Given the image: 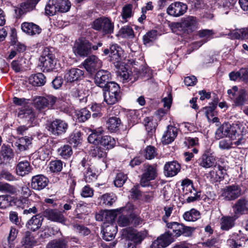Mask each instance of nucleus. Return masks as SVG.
<instances>
[{
	"label": "nucleus",
	"instance_id": "1",
	"mask_svg": "<svg viewBox=\"0 0 248 248\" xmlns=\"http://www.w3.org/2000/svg\"><path fill=\"white\" fill-rule=\"evenodd\" d=\"M104 91V101L108 105H113L120 100V87L115 82L108 83Z\"/></svg>",
	"mask_w": 248,
	"mask_h": 248
},
{
	"label": "nucleus",
	"instance_id": "2",
	"mask_svg": "<svg viewBox=\"0 0 248 248\" xmlns=\"http://www.w3.org/2000/svg\"><path fill=\"white\" fill-rule=\"evenodd\" d=\"M243 194L241 186L236 184L225 186L220 190V196L225 201H235Z\"/></svg>",
	"mask_w": 248,
	"mask_h": 248
},
{
	"label": "nucleus",
	"instance_id": "3",
	"mask_svg": "<svg viewBox=\"0 0 248 248\" xmlns=\"http://www.w3.org/2000/svg\"><path fill=\"white\" fill-rule=\"evenodd\" d=\"M93 29L101 31L104 34H111L114 30V24L111 20L106 17L95 19L92 23Z\"/></svg>",
	"mask_w": 248,
	"mask_h": 248
},
{
	"label": "nucleus",
	"instance_id": "4",
	"mask_svg": "<svg viewBox=\"0 0 248 248\" xmlns=\"http://www.w3.org/2000/svg\"><path fill=\"white\" fill-rule=\"evenodd\" d=\"M73 51L77 56L85 57L91 53L92 44L84 38H79L76 40Z\"/></svg>",
	"mask_w": 248,
	"mask_h": 248
},
{
	"label": "nucleus",
	"instance_id": "5",
	"mask_svg": "<svg viewBox=\"0 0 248 248\" xmlns=\"http://www.w3.org/2000/svg\"><path fill=\"white\" fill-rule=\"evenodd\" d=\"M40 66L42 67L43 71L48 72L53 70L56 63V59L54 55L49 53L48 51L45 50L40 58Z\"/></svg>",
	"mask_w": 248,
	"mask_h": 248
},
{
	"label": "nucleus",
	"instance_id": "6",
	"mask_svg": "<svg viewBox=\"0 0 248 248\" xmlns=\"http://www.w3.org/2000/svg\"><path fill=\"white\" fill-rule=\"evenodd\" d=\"M157 176V170L156 166L145 165L143 173L142 174L140 185L145 187L149 185L151 180H154Z\"/></svg>",
	"mask_w": 248,
	"mask_h": 248
},
{
	"label": "nucleus",
	"instance_id": "7",
	"mask_svg": "<svg viewBox=\"0 0 248 248\" xmlns=\"http://www.w3.org/2000/svg\"><path fill=\"white\" fill-rule=\"evenodd\" d=\"M57 98L52 95L46 97L38 96L34 100L35 107L38 109L52 108L57 101Z\"/></svg>",
	"mask_w": 248,
	"mask_h": 248
},
{
	"label": "nucleus",
	"instance_id": "8",
	"mask_svg": "<svg viewBox=\"0 0 248 248\" xmlns=\"http://www.w3.org/2000/svg\"><path fill=\"white\" fill-rule=\"evenodd\" d=\"M83 65L89 73H93L102 67V62L97 56L92 55L84 61Z\"/></svg>",
	"mask_w": 248,
	"mask_h": 248
},
{
	"label": "nucleus",
	"instance_id": "9",
	"mask_svg": "<svg viewBox=\"0 0 248 248\" xmlns=\"http://www.w3.org/2000/svg\"><path fill=\"white\" fill-rule=\"evenodd\" d=\"M68 125L65 121L56 119L50 124L48 130L55 136H60L66 132Z\"/></svg>",
	"mask_w": 248,
	"mask_h": 248
},
{
	"label": "nucleus",
	"instance_id": "10",
	"mask_svg": "<svg viewBox=\"0 0 248 248\" xmlns=\"http://www.w3.org/2000/svg\"><path fill=\"white\" fill-rule=\"evenodd\" d=\"M187 9V5L181 2L177 1L170 4L167 9L168 15L174 17L183 15Z\"/></svg>",
	"mask_w": 248,
	"mask_h": 248
},
{
	"label": "nucleus",
	"instance_id": "11",
	"mask_svg": "<svg viewBox=\"0 0 248 248\" xmlns=\"http://www.w3.org/2000/svg\"><path fill=\"white\" fill-rule=\"evenodd\" d=\"M228 135L229 137L232 140H235L233 144L236 145H239L245 142V140L240 134V130L238 125H231L228 124Z\"/></svg>",
	"mask_w": 248,
	"mask_h": 248
},
{
	"label": "nucleus",
	"instance_id": "12",
	"mask_svg": "<svg viewBox=\"0 0 248 248\" xmlns=\"http://www.w3.org/2000/svg\"><path fill=\"white\" fill-rule=\"evenodd\" d=\"M48 179L42 174L36 175L31 178V187L36 190L43 189L48 184Z\"/></svg>",
	"mask_w": 248,
	"mask_h": 248
},
{
	"label": "nucleus",
	"instance_id": "13",
	"mask_svg": "<svg viewBox=\"0 0 248 248\" xmlns=\"http://www.w3.org/2000/svg\"><path fill=\"white\" fill-rule=\"evenodd\" d=\"M225 174H226V170L222 166L218 165L215 167L207 174V177L211 182H216L223 179Z\"/></svg>",
	"mask_w": 248,
	"mask_h": 248
},
{
	"label": "nucleus",
	"instance_id": "14",
	"mask_svg": "<svg viewBox=\"0 0 248 248\" xmlns=\"http://www.w3.org/2000/svg\"><path fill=\"white\" fill-rule=\"evenodd\" d=\"M110 77V74L106 70H100L97 72L94 78L95 83L100 87L105 88L106 85L109 83L108 80Z\"/></svg>",
	"mask_w": 248,
	"mask_h": 248
},
{
	"label": "nucleus",
	"instance_id": "15",
	"mask_svg": "<svg viewBox=\"0 0 248 248\" xmlns=\"http://www.w3.org/2000/svg\"><path fill=\"white\" fill-rule=\"evenodd\" d=\"M178 134V129L172 125H169L167 130L164 132L162 142L163 144H169L173 141Z\"/></svg>",
	"mask_w": 248,
	"mask_h": 248
},
{
	"label": "nucleus",
	"instance_id": "16",
	"mask_svg": "<svg viewBox=\"0 0 248 248\" xmlns=\"http://www.w3.org/2000/svg\"><path fill=\"white\" fill-rule=\"evenodd\" d=\"M197 24V19L193 16L183 17L180 22L181 27L185 29L187 32L193 31L195 29Z\"/></svg>",
	"mask_w": 248,
	"mask_h": 248
},
{
	"label": "nucleus",
	"instance_id": "17",
	"mask_svg": "<svg viewBox=\"0 0 248 248\" xmlns=\"http://www.w3.org/2000/svg\"><path fill=\"white\" fill-rule=\"evenodd\" d=\"M45 216L49 220L58 222L64 224L66 219L62 212L57 209L46 210L45 212Z\"/></svg>",
	"mask_w": 248,
	"mask_h": 248
},
{
	"label": "nucleus",
	"instance_id": "18",
	"mask_svg": "<svg viewBox=\"0 0 248 248\" xmlns=\"http://www.w3.org/2000/svg\"><path fill=\"white\" fill-rule=\"evenodd\" d=\"M173 241V239L169 233H165L155 240L153 246L155 248H164Z\"/></svg>",
	"mask_w": 248,
	"mask_h": 248
},
{
	"label": "nucleus",
	"instance_id": "19",
	"mask_svg": "<svg viewBox=\"0 0 248 248\" xmlns=\"http://www.w3.org/2000/svg\"><path fill=\"white\" fill-rule=\"evenodd\" d=\"M164 170L166 176L173 177L180 171L181 166L176 161L169 162L165 165Z\"/></svg>",
	"mask_w": 248,
	"mask_h": 248
},
{
	"label": "nucleus",
	"instance_id": "20",
	"mask_svg": "<svg viewBox=\"0 0 248 248\" xmlns=\"http://www.w3.org/2000/svg\"><path fill=\"white\" fill-rule=\"evenodd\" d=\"M103 238L106 241H111L117 233V226L113 224L102 225Z\"/></svg>",
	"mask_w": 248,
	"mask_h": 248
},
{
	"label": "nucleus",
	"instance_id": "21",
	"mask_svg": "<svg viewBox=\"0 0 248 248\" xmlns=\"http://www.w3.org/2000/svg\"><path fill=\"white\" fill-rule=\"evenodd\" d=\"M32 140V138L29 137H22L17 139L13 146L19 152L25 151L29 149V146L31 144Z\"/></svg>",
	"mask_w": 248,
	"mask_h": 248
},
{
	"label": "nucleus",
	"instance_id": "22",
	"mask_svg": "<svg viewBox=\"0 0 248 248\" xmlns=\"http://www.w3.org/2000/svg\"><path fill=\"white\" fill-rule=\"evenodd\" d=\"M96 220L103 221V225H107L109 224H112V222L114 219V215L109 211H101L95 215Z\"/></svg>",
	"mask_w": 248,
	"mask_h": 248
},
{
	"label": "nucleus",
	"instance_id": "23",
	"mask_svg": "<svg viewBox=\"0 0 248 248\" xmlns=\"http://www.w3.org/2000/svg\"><path fill=\"white\" fill-rule=\"evenodd\" d=\"M21 29L30 35L39 34L41 29L39 26L32 22H24L21 24Z\"/></svg>",
	"mask_w": 248,
	"mask_h": 248
},
{
	"label": "nucleus",
	"instance_id": "24",
	"mask_svg": "<svg viewBox=\"0 0 248 248\" xmlns=\"http://www.w3.org/2000/svg\"><path fill=\"white\" fill-rule=\"evenodd\" d=\"M235 214L242 213L248 210V200L245 197L238 200L232 206Z\"/></svg>",
	"mask_w": 248,
	"mask_h": 248
},
{
	"label": "nucleus",
	"instance_id": "25",
	"mask_svg": "<svg viewBox=\"0 0 248 248\" xmlns=\"http://www.w3.org/2000/svg\"><path fill=\"white\" fill-rule=\"evenodd\" d=\"M244 239L239 236L238 234H232L227 241L230 248H243Z\"/></svg>",
	"mask_w": 248,
	"mask_h": 248
},
{
	"label": "nucleus",
	"instance_id": "26",
	"mask_svg": "<svg viewBox=\"0 0 248 248\" xmlns=\"http://www.w3.org/2000/svg\"><path fill=\"white\" fill-rule=\"evenodd\" d=\"M32 167L30 163L27 161H21L16 166V173L21 176L28 174L31 171Z\"/></svg>",
	"mask_w": 248,
	"mask_h": 248
},
{
	"label": "nucleus",
	"instance_id": "27",
	"mask_svg": "<svg viewBox=\"0 0 248 248\" xmlns=\"http://www.w3.org/2000/svg\"><path fill=\"white\" fill-rule=\"evenodd\" d=\"M12 69L16 72H20L25 71L29 67L28 61L25 59L20 58L15 60L11 63Z\"/></svg>",
	"mask_w": 248,
	"mask_h": 248
},
{
	"label": "nucleus",
	"instance_id": "28",
	"mask_svg": "<svg viewBox=\"0 0 248 248\" xmlns=\"http://www.w3.org/2000/svg\"><path fill=\"white\" fill-rule=\"evenodd\" d=\"M83 75L82 70L78 68H72L69 70L65 75L64 78L69 82L78 80Z\"/></svg>",
	"mask_w": 248,
	"mask_h": 248
},
{
	"label": "nucleus",
	"instance_id": "29",
	"mask_svg": "<svg viewBox=\"0 0 248 248\" xmlns=\"http://www.w3.org/2000/svg\"><path fill=\"white\" fill-rule=\"evenodd\" d=\"M123 54L122 49L117 44H113L110 46V60L114 62H118Z\"/></svg>",
	"mask_w": 248,
	"mask_h": 248
},
{
	"label": "nucleus",
	"instance_id": "30",
	"mask_svg": "<svg viewBox=\"0 0 248 248\" xmlns=\"http://www.w3.org/2000/svg\"><path fill=\"white\" fill-rule=\"evenodd\" d=\"M146 233L143 232H138L135 230H132L128 232V236L129 239L134 242L135 244L141 243L145 238Z\"/></svg>",
	"mask_w": 248,
	"mask_h": 248
},
{
	"label": "nucleus",
	"instance_id": "31",
	"mask_svg": "<svg viewBox=\"0 0 248 248\" xmlns=\"http://www.w3.org/2000/svg\"><path fill=\"white\" fill-rule=\"evenodd\" d=\"M43 218L39 215H35L32 217L27 223V227L28 229L33 231L38 230L41 226Z\"/></svg>",
	"mask_w": 248,
	"mask_h": 248
},
{
	"label": "nucleus",
	"instance_id": "32",
	"mask_svg": "<svg viewBox=\"0 0 248 248\" xmlns=\"http://www.w3.org/2000/svg\"><path fill=\"white\" fill-rule=\"evenodd\" d=\"M228 35L232 39H245L248 38V27L231 31Z\"/></svg>",
	"mask_w": 248,
	"mask_h": 248
},
{
	"label": "nucleus",
	"instance_id": "33",
	"mask_svg": "<svg viewBox=\"0 0 248 248\" xmlns=\"http://www.w3.org/2000/svg\"><path fill=\"white\" fill-rule=\"evenodd\" d=\"M29 82L34 86H43L46 83V78L41 73L31 75L29 78Z\"/></svg>",
	"mask_w": 248,
	"mask_h": 248
},
{
	"label": "nucleus",
	"instance_id": "34",
	"mask_svg": "<svg viewBox=\"0 0 248 248\" xmlns=\"http://www.w3.org/2000/svg\"><path fill=\"white\" fill-rule=\"evenodd\" d=\"M215 161L214 156L204 153L200 159L199 165L203 168H209L214 165Z\"/></svg>",
	"mask_w": 248,
	"mask_h": 248
},
{
	"label": "nucleus",
	"instance_id": "35",
	"mask_svg": "<svg viewBox=\"0 0 248 248\" xmlns=\"http://www.w3.org/2000/svg\"><path fill=\"white\" fill-rule=\"evenodd\" d=\"M121 124V120L119 118L116 117L109 118L107 122L108 129L111 132H114L119 130Z\"/></svg>",
	"mask_w": 248,
	"mask_h": 248
},
{
	"label": "nucleus",
	"instance_id": "36",
	"mask_svg": "<svg viewBox=\"0 0 248 248\" xmlns=\"http://www.w3.org/2000/svg\"><path fill=\"white\" fill-rule=\"evenodd\" d=\"M59 12L58 9V0H49L45 7V13L46 15L52 16Z\"/></svg>",
	"mask_w": 248,
	"mask_h": 248
},
{
	"label": "nucleus",
	"instance_id": "37",
	"mask_svg": "<svg viewBox=\"0 0 248 248\" xmlns=\"http://www.w3.org/2000/svg\"><path fill=\"white\" fill-rule=\"evenodd\" d=\"M13 204L18 206L21 205L20 204L17 203V202L15 201V199H13V198L10 196H0V208L4 209L10 206H12Z\"/></svg>",
	"mask_w": 248,
	"mask_h": 248
},
{
	"label": "nucleus",
	"instance_id": "38",
	"mask_svg": "<svg viewBox=\"0 0 248 248\" xmlns=\"http://www.w3.org/2000/svg\"><path fill=\"white\" fill-rule=\"evenodd\" d=\"M167 226L170 230L167 233H169L171 236L174 234L175 236L178 237L182 235V224L176 222H172L167 223Z\"/></svg>",
	"mask_w": 248,
	"mask_h": 248
},
{
	"label": "nucleus",
	"instance_id": "39",
	"mask_svg": "<svg viewBox=\"0 0 248 248\" xmlns=\"http://www.w3.org/2000/svg\"><path fill=\"white\" fill-rule=\"evenodd\" d=\"M103 132L104 130L102 128L94 130L88 138L89 142L94 145L99 144L100 140Z\"/></svg>",
	"mask_w": 248,
	"mask_h": 248
},
{
	"label": "nucleus",
	"instance_id": "40",
	"mask_svg": "<svg viewBox=\"0 0 248 248\" xmlns=\"http://www.w3.org/2000/svg\"><path fill=\"white\" fill-rule=\"evenodd\" d=\"M182 192L184 195H187L195 192L196 189L193 187L192 181L188 179H185L181 182Z\"/></svg>",
	"mask_w": 248,
	"mask_h": 248
},
{
	"label": "nucleus",
	"instance_id": "41",
	"mask_svg": "<svg viewBox=\"0 0 248 248\" xmlns=\"http://www.w3.org/2000/svg\"><path fill=\"white\" fill-rule=\"evenodd\" d=\"M183 218L187 221H195L201 218V214L197 210L191 209L184 214Z\"/></svg>",
	"mask_w": 248,
	"mask_h": 248
},
{
	"label": "nucleus",
	"instance_id": "42",
	"mask_svg": "<svg viewBox=\"0 0 248 248\" xmlns=\"http://www.w3.org/2000/svg\"><path fill=\"white\" fill-rule=\"evenodd\" d=\"M18 117L21 119H25L29 123L31 124L34 120L35 114L31 109H23L19 111Z\"/></svg>",
	"mask_w": 248,
	"mask_h": 248
},
{
	"label": "nucleus",
	"instance_id": "43",
	"mask_svg": "<svg viewBox=\"0 0 248 248\" xmlns=\"http://www.w3.org/2000/svg\"><path fill=\"white\" fill-rule=\"evenodd\" d=\"M234 103L237 106H242L248 104V96L247 91L245 89H241L239 91V94L236 97Z\"/></svg>",
	"mask_w": 248,
	"mask_h": 248
},
{
	"label": "nucleus",
	"instance_id": "44",
	"mask_svg": "<svg viewBox=\"0 0 248 248\" xmlns=\"http://www.w3.org/2000/svg\"><path fill=\"white\" fill-rule=\"evenodd\" d=\"M116 143L115 139L109 136H104L101 137L99 144L107 149L113 148Z\"/></svg>",
	"mask_w": 248,
	"mask_h": 248
},
{
	"label": "nucleus",
	"instance_id": "45",
	"mask_svg": "<svg viewBox=\"0 0 248 248\" xmlns=\"http://www.w3.org/2000/svg\"><path fill=\"white\" fill-rule=\"evenodd\" d=\"M217 100H215L213 102L209 104V106L203 108V110L205 111V113L208 121L211 120V117H212L216 115L215 110L217 108Z\"/></svg>",
	"mask_w": 248,
	"mask_h": 248
},
{
	"label": "nucleus",
	"instance_id": "46",
	"mask_svg": "<svg viewBox=\"0 0 248 248\" xmlns=\"http://www.w3.org/2000/svg\"><path fill=\"white\" fill-rule=\"evenodd\" d=\"M214 34V31L212 30L205 29L200 30L198 32V35L200 37L204 38V40L202 42L199 43L200 44V46L212 39Z\"/></svg>",
	"mask_w": 248,
	"mask_h": 248
},
{
	"label": "nucleus",
	"instance_id": "47",
	"mask_svg": "<svg viewBox=\"0 0 248 248\" xmlns=\"http://www.w3.org/2000/svg\"><path fill=\"white\" fill-rule=\"evenodd\" d=\"M50 154L51 150L50 148L42 147L38 150L36 155H37V157L40 160L45 161L49 159Z\"/></svg>",
	"mask_w": 248,
	"mask_h": 248
},
{
	"label": "nucleus",
	"instance_id": "48",
	"mask_svg": "<svg viewBox=\"0 0 248 248\" xmlns=\"http://www.w3.org/2000/svg\"><path fill=\"white\" fill-rule=\"evenodd\" d=\"M228 123H223L219 126L216 131L215 138L219 140L224 137H227L228 135Z\"/></svg>",
	"mask_w": 248,
	"mask_h": 248
},
{
	"label": "nucleus",
	"instance_id": "49",
	"mask_svg": "<svg viewBox=\"0 0 248 248\" xmlns=\"http://www.w3.org/2000/svg\"><path fill=\"white\" fill-rule=\"evenodd\" d=\"M117 36L122 38H133L134 37V31L131 27L124 26L119 30Z\"/></svg>",
	"mask_w": 248,
	"mask_h": 248
},
{
	"label": "nucleus",
	"instance_id": "50",
	"mask_svg": "<svg viewBox=\"0 0 248 248\" xmlns=\"http://www.w3.org/2000/svg\"><path fill=\"white\" fill-rule=\"evenodd\" d=\"M234 225V220L232 217H224L221 219V229L223 230L228 231Z\"/></svg>",
	"mask_w": 248,
	"mask_h": 248
},
{
	"label": "nucleus",
	"instance_id": "51",
	"mask_svg": "<svg viewBox=\"0 0 248 248\" xmlns=\"http://www.w3.org/2000/svg\"><path fill=\"white\" fill-rule=\"evenodd\" d=\"M77 119L79 122H84L91 116L90 111L86 108H82L75 112Z\"/></svg>",
	"mask_w": 248,
	"mask_h": 248
},
{
	"label": "nucleus",
	"instance_id": "52",
	"mask_svg": "<svg viewBox=\"0 0 248 248\" xmlns=\"http://www.w3.org/2000/svg\"><path fill=\"white\" fill-rule=\"evenodd\" d=\"M123 69H122L121 71H119V76L120 78L123 80L124 82L131 81V82H133L137 80L138 78V76H134L131 75L125 68Z\"/></svg>",
	"mask_w": 248,
	"mask_h": 248
},
{
	"label": "nucleus",
	"instance_id": "53",
	"mask_svg": "<svg viewBox=\"0 0 248 248\" xmlns=\"http://www.w3.org/2000/svg\"><path fill=\"white\" fill-rule=\"evenodd\" d=\"M66 242L63 239H54L49 242L46 248H66Z\"/></svg>",
	"mask_w": 248,
	"mask_h": 248
},
{
	"label": "nucleus",
	"instance_id": "54",
	"mask_svg": "<svg viewBox=\"0 0 248 248\" xmlns=\"http://www.w3.org/2000/svg\"><path fill=\"white\" fill-rule=\"evenodd\" d=\"M81 134L78 131H75L70 136L69 138V142L74 146H77L80 143L81 141Z\"/></svg>",
	"mask_w": 248,
	"mask_h": 248
},
{
	"label": "nucleus",
	"instance_id": "55",
	"mask_svg": "<svg viewBox=\"0 0 248 248\" xmlns=\"http://www.w3.org/2000/svg\"><path fill=\"white\" fill-rule=\"evenodd\" d=\"M116 200V197L112 194L106 193L101 197V202L103 204L111 206Z\"/></svg>",
	"mask_w": 248,
	"mask_h": 248
},
{
	"label": "nucleus",
	"instance_id": "56",
	"mask_svg": "<svg viewBox=\"0 0 248 248\" xmlns=\"http://www.w3.org/2000/svg\"><path fill=\"white\" fill-rule=\"evenodd\" d=\"M22 243L26 248H29L35 244V241L31 233L29 232H27L25 234Z\"/></svg>",
	"mask_w": 248,
	"mask_h": 248
},
{
	"label": "nucleus",
	"instance_id": "57",
	"mask_svg": "<svg viewBox=\"0 0 248 248\" xmlns=\"http://www.w3.org/2000/svg\"><path fill=\"white\" fill-rule=\"evenodd\" d=\"M49 170L52 172H58L62 169V163L61 160H53L50 162L48 165Z\"/></svg>",
	"mask_w": 248,
	"mask_h": 248
},
{
	"label": "nucleus",
	"instance_id": "58",
	"mask_svg": "<svg viewBox=\"0 0 248 248\" xmlns=\"http://www.w3.org/2000/svg\"><path fill=\"white\" fill-rule=\"evenodd\" d=\"M58 152L59 155L65 159L69 158L73 153L71 147L68 145L62 147L58 149Z\"/></svg>",
	"mask_w": 248,
	"mask_h": 248
},
{
	"label": "nucleus",
	"instance_id": "59",
	"mask_svg": "<svg viewBox=\"0 0 248 248\" xmlns=\"http://www.w3.org/2000/svg\"><path fill=\"white\" fill-rule=\"evenodd\" d=\"M0 157H2L4 160H7L13 156L12 149L8 146L3 145L0 150Z\"/></svg>",
	"mask_w": 248,
	"mask_h": 248
},
{
	"label": "nucleus",
	"instance_id": "60",
	"mask_svg": "<svg viewBox=\"0 0 248 248\" xmlns=\"http://www.w3.org/2000/svg\"><path fill=\"white\" fill-rule=\"evenodd\" d=\"M21 194L24 197L22 200H17V199H15V201L17 202V203L21 205L20 206H21L23 203L26 202L27 198L31 194V190L27 186H24L22 187Z\"/></svg>",
	"mask_w": 248,
	"mask_h": 248
},
{
	"label": "nucleus",
	"instance_id": "61",
	"mask_svg": "<svg viewBox=\"0 0 248 248\" xmlns=\"http://www.w3.org/2000/svg\"><path fill=\"white\" fill-rule=\"evenodd\" d=\"M97 178L96 172L91 167H89L84 173V179L87 183H90L95 180Z\"/></svg>",
	"mask_w": 248,
	"mask_h": 248
},
{
	"label": "nucleus",
	"instance_id": "62",
	"mask_svg": "<svg viewBox=\"0 0 248 248\" xmlns=\"http://www.w3.org/2000/svg\"><path fill=\"white\" fill-rule=\"evenodd\" d=\"M91 156L97 158H101L106 156V153L100 147L96 146L90 151Z\"/></svg>",
	"mask_w": 248,
	"mask_h": 248
},
{
	"label": "nucleus",
	"instance_id": "63",
	"mask_svg": "<svg viewBox=\"0 0 248 248\" xmlns=\"http://www.w3.org/2000/svg\"><path fill=\"white\" fill-rule=\"evenodd\" d=\"M127 179V176L123 173H118L114 182L115 186L119 187L122 186Z\"/></svg>",
	"mask_w": 248,
	"mask_h": 248
},
{
	"label": "nucleus",
	"instance_id": "64",
	"mask_svg": "<svg viewBox=\"0 0 248 248\" xmlns=\"http://www.w3.org/2000/svg\"><path fill=\"white\" fill-rule=\"evenodd\" d=\"M71 7V3L68 0H59L58 9L59 12L64 13L67 12Z\"/></svg>",
	"mask_w": 248,
	"mask_h": 248
}]
</instances>
